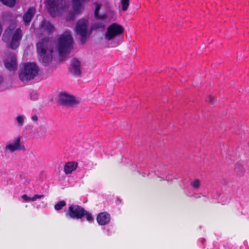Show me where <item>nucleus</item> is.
<instances>
[{
	"instance_id": "6e6552de",
	"label": "nucleus",
	"mask_w": 249,
	"mask_h": 249,
	"mask_svg": "<svg viewBox=\"0 0 249 249\" xmlns=\"http://www.w3.org/2000/svg\"><path fill=\"white\" fill-rule=\"evenodd\" d=\"M90 0H72V12L67 17V20H72L75 15H79L84 9V4Z\"/></svg>"
},
{
	"instance_id": "72a5a7b5",
	"label": "nucleus",
	"mask_w": 249,
	"mask_h": 249,
	"mask_svg": "<svg viewBox=\"0 0 249 249\" xmlns=\"http://www.w3.org/2000/svg\"><path fill=\"white\" fill-rule=\"evenodd\" d=\"M142 176L143 177H144L146 176L145 174V173H142Z\"/></svg>"
},
{
	"instance_id": "7c9ffc66",
	"label": "nucleus",
	"mask_w": 249,
	"mask_h": 249,
	"mask_svg": "<svg viewBox=\"0 0 249 249\" xmlns=\"http://www.w3.org/2000/svg\"><path fill=\"white\" fill-rule=\"evenodd\" d=\"M104 233L108 236H110L111 234V231L109 229H105L104 231Z\"/></svg>"
},
{
	"instance_id": "9d476101",
	"label": "nucleus",
	"mask_w": 249,
	"mask_h": 249,
	"mask_svg": "<svg viewBox=\"0 0 249 249\" xmlns=\"http://www.w3.org/2000/svg\"><path fill=\"white\" fill-rule=\"evenodd\" d=\"M123 27L116 23L111 24L107 29L105 37L107 40H111L124 33Z\"/></svg>"
},
{
	"instance_id": "20e7f679",
	"label": "nucleus",
	"mask_w": 249,
	"mask_h": 249,
	"mask_svg": "<svg viewBox=\"0 0 249 249\" xmlns=\"http://www.w3.org/2000/svg\"><path fill=\"white\" fill-rule=\"evenodd\" d=\"M22 36V31L20 28H18L14 31L10 28H8L3 35L2 40L4 42H9V47L16 49L19 46Z\"/></svg>"
},
{
	"instance_id": "f03ea898",
	"label": "nucleus",
	"mask_w": 249,
	"mask_h": 249,
	"mask_svg": "<svg viewBox=\"0 0 249 249\" xmlns=\"http://www.w3.org/2000/svg\"><path fill=\"white\" fill-rule=\"evenodd\" d=\"M36 50L39 61L49 62L52 59L53 52L50 38L45 37L36 43Z\"/></svg>"
},
{
	"instance_id": "393cba45",
	"label": "nucleus",
	"mask_w": 249,
	"mask_h": 249,
	"mask_svg": "<svg viewBox=\"0 0 249 249\" xmlns=\"http://www.w3.org/2000/svg\"><path fill=\"white\" fill-rule=\"evenodd\" d=\"M4 5L9 7H13L16 4V0H0Z\"/></svg>"
},
{
	"instance_id": "1a4fd4ad",
	"label": "nucleus",
	"mask_w": 249,
	"mask_h": 249,
	"mask_svg": "<svg viewBox=\"0 0 249 249\" xmlns=\"http://www.w3.org/2000/svg\"><path fill=\"white\" fill-rule=\"evenodd\" d=\"M22 137L18 135L15 137L12 142H9L5 145V150L10 152L25 150V146L23 142H21Z\"/></svg>"
},
{
	"instance_id": "5701e85b",
	"label": "nucleus",
	"mask_w": 249,
	"mask_h": 249,
	"mask_svg": "<svg viewBox=\"0 0 249 249\" xmlns=\"http://www.w3.org/2000/svg\"><path fill=\"white\" fill-rule=\"evenodd\" d=\"M18 63H4L5 67L10 71H15L18 68Z\"/></svg>"
},
{
	"instance_id": "c9c22d12",
	"label": "nucleus",
	"mask_w": 249,
	"mask_h": 249,
	"mask_svg": "<svg viewBox=\"0 0 249 249\" xmlns=\"http://www.w3.org/2000/svg\"><path fill=\"white\" fill-rule=\"evenodd\" d=\"M1 82V77L0 76V83Z\"/></svg>"
},
{
	"instance_id": "a211bd4d",
	"label": "nucleus",
	"mask_w": 249,
	"mask_h": 249,
	"mask_svg": "<svg viewBox=\"0 0 249 249\" xmlns=\"http://www.w3.org/2000/svg\"><path fill=\"white\" fill-rule=\"evenodd\" d=\"M44 196L43 195H35L33 196H29L27 195H23L21 196V198L23 202H30L36 201L37 199L43 198Z\"/></svg>"
},
{
	"instance_id": "f704fd0d",
	"label": "nucleus",
	"mask_w": 249,
	"mask_h": 249,
	"mask_svg": "<svg viewBox=\"0 0 249 249\" xmlns=\"http://www.w3.org/2000/svg\"><path fill=\"white\" fill-rule=\"evenodd\" d=\"M73 62H76V63H78V62H79L78 60H75Z\"/></svg>"
},
{
	"instance_id": "4468645a",
	"label": "nucleus",
	"mask_w": 249,
	"mask_h": 249,
	"mask_svg": "<svg viewBox=\"0 0 249 249\" xmlns=\"http://www.w3.org/2000/svg\"><path fill=\"white\" fill-rule=\"evenodd\" d=\"M96 220L99 225L101 226L108 224L110 221V215L107 212H102L99 213Z\"/></svg>"
},
{
	"instance_id": "c756f323",
	"label": "nucleus",
	"mask_w": 249,
	"mask_h": 249,
	"mask_svg": "<svg viewBox=\"0 0 249 249\" xmlns=\"http://www.w3.org/2000/svg\"><path fill=\"white\" fill-rule=\"evenodd\" d=\"M207 101L208 102H214V97H213V96H212V95H210V96L208 97V98H207Z\"/></svg>"
},
{
	"instance_id": "a878e982",
	"label": "nucleus",
	"mask_w": 249,
	"mask_h": 249,
	"mask_svg": "<svg viewBox=\"0 0 249 249\" xmlns=\"http://www.w3.org/2000/svg\"><path fill=\"white\" fill-rule=\"evenodd\" d=\"M121 3L122 6V10L123 11H126L129 5V0H121Z\"/></svg>"
},
{
	"instance_id": "e433bc0d",
	"label": "nucleus",
	"mask_w": 249,
	"mask_h": 249,
	"mask_svg": "<svg viewBox=\"0 0 249 249\" xmlns=\"http://www.w3.org/2000/svg\"><path fill=\"white\" fill-rule=\"evenodd\" d=\"M150 174H151V173H149L147 175V176H148L150 175Z\"/></svg>"
},
{
	"instance_id": "39448f33",
	"label": "nucleus",
	"mask_w": 249,
	"mask_h": 249,
	"mask_svg": "<svg viewBox=\"0 0 249 249\" xmlns=\"http://www.w3.org/2000/svg\"><path fill=\"white\" fill-rule=\"evenodd\" d=\"M66 215L71 218L76 219H81L85 216L87 220L89 223L92 222L94 219L91 213L81 206L75 204H71L69 206Z\"/></svg>"
},
{
	"instance_id": "f257e3e1",
	"label": "nucleus",
	"mask_w": 249,
	"mask_h": 249,
	"mask_svg": "<svg viewBox=\"0 0 249 249\" xmlns=\"http://www.w3.org/2000/svg\"><path fill=\"white\" fill-rule=\"evenodd\" d=\"M42 71L36 63H21L19 66L18 77L24 83L38 78Z\"/></svg>"
},
{
	"instance_id": "aec40b11",
	"label": "nucleus",
	"mask_w": 249,
	"mask_h": 249,
	"mask_svg": "<svg viewBox=\"0 0 249 249\" xmlns=\"http://www.w3.org/2000/svg\"><path fill=\"white\" fill-rule=\"evenodd\" d=\"M44 69L48 73L53 72L56 69L54 63H43Z\"/></svg>"
},
{
	"instance_id": "f8f14e48",
	"label": "nucleus",
	"mask_w": 249,
	"mask_h": 249,
	"mask_svg": "<svg viewBox=\"0 0 249 249\" xmlns=\"http://www.w3.org/2000/svg\"><path fill=\"white\" fill-rule=\"evenodd\" d=\"M68 70L69 73L73 76L80 77L81 75L82 69L81 63H71Z\"/></svg>"
},
{
	"instance_id": "ddd939ff",
	"label": "nucleus",
	"mask_w": 249,
	"mask_h": 249,
	"mask_svg": "<svg viewBox=\"0 0 249 249\" xmlns=\"http://www.w3.org/2000/svg\"><path fill=\"white\" fill-rule=\"evenodd\" d=\"M154 172L155 176H157L158 178H160V180L165 179L167 181H170L173 180L171 176L169 175H165L166 168L165 167L157 168L154 171Z\"/></svg>"
},
{
	"instance_id": "bb28decb",
	"label": "nucleus",
	"mask_w": 249,
	"mask_h": 249,
	"mask_svg": "<svg viewBox=\"0 0 249 249\" xmlns=\"http://www.w3.org/2000/svg\"><path fill=\"white\" fill-rule=\"evenodd\" d=\"M47 130L46 128H42L40 132H37V136L39 138H45L47 136Z\"/></svg>"
},
{
	"instance_id": "2eb2a0df",
	"label": "nucleus",
	"mask_w": 249,
	"mask_h": 249,
	"mask_svg": "<svg viewBox=\"0 0 249 249\" xmlns=\"http://www.w3.org/2000/svg\"><path fill=\"white\" fill-rule=\"evenodd\" d=\"M36 13L35 8L34 7L29 8L26 12L24 13L23 16V20L24 22L28 24L31 21L33 17Z\"/></svg>"
},
{
	"instance_id": "cd10ccee",
	"label": "nucleus",
	"mask_w": 249,
	"mask_h": 249,
	"mask_svg": "<svg viewBox=\"0 0 249 249\" xmlns=\"http://www.w3.org/2000/svg\"><path fill=\"white\" fill-rule=\"evenodd\" d=\"M7 58V60L6 62L14 63L17 62V57L16 55L14 54H9Z\"/></svg>"
},
{
	"instance_id": "7ed1b4c3",
	"label": "nucleus",
	"mask_w": 249,
	"mask_h": 249,
	"mask_svg": "<svg viewBox=\"0 0 249 249\" xmlns=\"http://www.w3.org/2000/svg\"><path fill=\"white\" fill-rule=\"evenodd\" d=\"M73 47V38L70 33L66 31L57 40V48L59 56L63 58L69 53Z\"/></svg>"
},
{
	"instance_id": "dca6fc26",
	"label": "nucleus",
	"mask_w": 249,
	"mask_h": 249,
	"mask_svg": "<svg viewBox=\"0 0 249 249\" xmlns=\"http://www.w3.org/2000/svg\"><path fill=\"white\" fill-rule=\"evenodd\" d=\"M40 27L44 32L50 34L54 30V26L48 21L43 20L40 24Z\"/></svg>"
},
{
	"instance_id": "2f4dec72",
	"label": "nucleus",
	"mask_w": 249,
	"mask_h": 249,
	"mask_svg": "<svg viewBox=\"0 0 249 249\" xmlns=\"http://www.w3.org/2000/svg\"><path fill=\"white\" fill-rule=\"evenodd\" d=\"M32 120L34 122H36L38 120V117L36 115H34L32 117Z\"/></svg>"
},
{
	"instance_id": "0eeeda50",
	"label": "nucleus",
	"mask_w": 249,
	"mask_h": 249,
	"mask_svg": "<svg viewBox=\"0 0 249 249\" xmlns=\"http://www.w3.org/2000/svg\"><path fill=\"white\" fill-rule=\"evenodd\" d=\"M89 21L86 19H81L78 20L75 27L76 34L81 36L80 41L83 44L87 39Z\"/></svg>"
},
{
	"instance_id": "c85d7f7f",
	"label": "nucleus",
	"mask_w": 249,
	"mask_h": 249,
	"mask_svg": "<svg viewBox=\"0 0 249 249\" xmlns=\"http://www.w3.org/2000/svg\"><path fill=\"white\" fill-rule=\"evenodd\" d=\"M205 196V195H203L201 193H196V194H195L194 195V196L195 198H200L201 196Z\"/></svg>"
},
{
	"instance_id": "473e14b6",
	"label": "nucleus",
	"mask_w": 249,
	"mask_h": 249,
	"mask_svg": "<svg viewBox=\"0 0 249 249\" xmlns=\"http://www.w3.org/2000/svg\"><path fill=\"white\" fill-rule=\"evenodd\" d=\"M205 241V239H201V242H202V244H204Z\"/></svg>"
},
{
	"instance_id": "412c9836",
	"label": "nucleus",
	"mask_w": 249,
	"mask_h": 249,
	"mask_svg": "<svg viewBox=\"0 0 249 249\" xmlns=\"http://www.w3.org/2000/svg\"><path fill=\"white\" fill-rule=\"evenodd\" d=\"M190 185L194 190H198L201 186V181L197 178L193 179L190 181Z\"/></svg>"
},
{
	"instance_id": "b1692460",
	"label": "nucleus",
	"mask_w": 249,
	"mask_h": 249,
	"mask_svg": "<svg viewBox=\"0 0 249 249\" xmlns=\"http://www.w3.org/2000/svg\"><path fill=\"white\" fill-rule=\"evenodd\" d=\"M66 205V202L64 200H61L58 202L54 205V209L56 211L60 210Z\"/></svg>"
},
{
	"instance_id": "6ab92c4d",
	"label": "nucleus",
	"mask_w": 249,
	"mask_h": 249,
	"mask_svg": "<svg viewBox=\"0 0 249 249\" xmlns=\"http://www.w3.org/2000/svg\"><path fill=\"white\" fill-rule=\"evenodd\" d=\"M94 4L96 6L95 9L94 11V17L97 19L100 20H104L106 19L107 18L106 14H99V11L101 8L102 4L100 3H98L97 2L94 3Z\"/></svg>"
},
{
	"instance_id": "4be33fe9",
	"label": "nucleus",
	"mask_w": 249,
	"mask_h": 249,
	"mask_svg": "<svg viewBox=\"0 0 249 249\" xmlns=\"http://www.w3.org/2000/svg\"><path fill=\"white\" fill-rule=\"evenodd\" d=\"M25 119L26 117L23 114H19L17 115L16 118V120L17 122L18 125L19 126H22L24 124Z\"/></svg>"
},
{
	"instance_id": "f3484780",
	"label": "nucleus",
	"mask_w": 249,
	"mask_h": 249,
	"mask_svg": "<svg viewBox=\"0 0 249 249\" xmlns=\"http://www.w3.org/2000/svg\"><path fill=\"white\" fill-rule=\"evenodd\" d=\"M77 167V163L75 161L67 162L64 168V171L66 174H71Z\"/></svg>"
},
{
	"instance_id": "423d86ee",
	"label": "nucleus",
	"mask_w": 249,
	"mask_h": 249,
	"mask_svg": "<svg viewBox=\"0 0 249 249\" xmlns=\"http://www.w3.org/2000/svg\"><path fill=\"white\" fill-rule=\"evenodd\" d=\"M48 11L51 17L60 15L68 7L65 0H47Z\"/></svg>"
},
{
	"instance_id": "9b49d317",
	"label": "nucleus",
	"mask_w": 249,
	"mask_h": 249,
	"mask_svg": "<svg viewBox=\"0 0 249 249\" xmlns=\"http://www.w3.org/2000/svg\"><path fill=\"white\" fill-rule=\"evenodd\" d=\"M59 100L61 104L68 106H72L77 103L74 96L65 92L59 94Z\"/></svg>"
}]
</instances>
